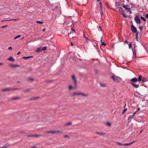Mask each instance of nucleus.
Segmentation results:
<instances>
[{"label": "nucleus", "mask_w": 148, "mask_h": 148, "mask_svg": "<svg viewBox=\"0 0 148 148\" xmlns=\"http://www.w3.org/2000/svg\"><path fill=\"white\" fill-rule=\"evenodd\" d=\"M112 77L114 81H117L118 78V77H116V76H112Z\"/></svg>", "instance_id": "14"}, {"label": "nucleus", "mask_w": 148, "mask_h": 148, "mask_svg": "<svg viewBox=\"0 0 148 148\" xmlns=\"http://www.w3.org/2000/svg\"><path fill=\"white\" fill-rule=\"evenodd\" d=\"M3 64L2 63H0V66H1L3 65Z\"/></svg>", "instance_id": "56"}, {"label": "nucleus", "mask_w": 148, "mask_h": 148, "mask_svg": "<svg viewBox=\"0 0 148 148\" xmlns=\"http://www.w3.org/2000/svg\"><path fill=\"white\" fill-rule=\"evenodd\" d=\"M106 124L108 126H111V124L110 123H109V122H107L106 123Z\"/></svg>", "instance_id": "33"}, {"label": "nucleus", "mask_w": 148, "mask_h": 148, "mask_svg": "<svg viewBox=\"0 0 148 148\" xmlns=\"http://www.w3.org/2000/svg\"><path fill=\"white\" fill-rule=\"evenodd\" d=\"M126 106V104L125 103V105H124V108H125V106Z\"/></svg>", "instance_id": "62"}, {"label": "nucleus", "mask_w": 148, "mask_h": 148, "mask_svg": "<svg viewBox=\"0 0 148 148\" xmlns=\"http://www.w3.org/2000/svg\"><path fill=\"white\" fill-rule=\"evenodd\" d=\"M132 47V44L131 43H130L129 45V49H130Z\"/></svg>", "instance_id": "41"}, {"label": "nucleus", "mask_w": 148, "mask_h": 148, "mask_svg": "<svg viewBox=\"0 0 148 148\" xmlns=\"http://www.w3.org/2000/svg\"><path fill=\"white\" fill-rule=\"evenodd\" d=\"M29 80H31L32 81H33L34 80V79L32 78H29Z\"/></svg>", "instance_id": "48"}, {"label": "nucleus", "mask_w": 148, "mask_h": 148, "mask_svg": "<svg viewBox=\"0 0 148 148\" xmlns=\"http://www.w3.org/2000/svg\"><path fill=\"white\" fill-rule=\"evenodd\" d=\"M100 86L103 87H104L106 86V84H105L101 83L100 84Z\"/></svg>", "instance_id": "26"}, {"label": "nucleus", "mask_w": 148, "mask_h": 148, "mask_svg": "<svg viewBox=\"0 0 148 148\" xmlns=\"http://www.w3.org/2000/svg\"><path fill=\"white\" fill-rule=\"evenodd\" d=\"M10 66L13 68H16L19 67V65L14 64H11L10 65Z\"/></svg>", "instance_id": "15"}, {"label": "nucleus", "mask_w": 148, "mask_h": 148, "mask_svg": "<svg viewBox=\"0 0 148 148\" xmlns=\"http://www.w3.org/2000/svg\"><path fill=\"white\" fill-rule=\"evenodd\" d=\"M135 142V141H133L131 143H130L131 144V145L132 143H134Z\"/></svg>", "instance_id": "53"}, {"label": "nucleus", "mask_w": 148, "mask_h": 148, "mask_svg": "<svg viewBox=\"0 0 148 148\" xmlns=\"http://www.w3.org/2000/svg\"><path fill=\"white\" fill-rule=\"evenodd\" d=\"M78 96L81 95L82 97H86L88 96V94L82 92H78Z\"/></svg>", "instance_id": "6"}, {"label": "nucleus", "mask_w": 148, "mask_h": 148, "mask_svg": "<svg viewBox=\"0 0 148 148\" xmlns=\"http://www.w3.org/2000/svg\"><path fill=\"white\" fill-rule=\"evenodd\" d=\"M47 49V47H41V51L46 50Z\"/></svg>", "instance_id": "24"}, {"label": "nucleus", "mask_w": 148, "mask_h": 148, "mask_svg": "<svg viewBox=\"0 0 148 148\" xmlns=\"http://www.w3.org/2000/svg\"><path fill=\"white\" fill-rule=\"evenodd\" d=\"M121 15H122L124 18H126L127 17V16L123 12V13H122Z\"/></svg>", "instance_id": "30"}, {"label": "nucleus", "mask_w": 148, "mask_h": 148, "mask_svg": "<svg viewBox=\"0 0 148 148\" xmlns=\"http://www.w3.org/2000/svg\"><path fill=\"white\" fill-rule=\"evenodd\" d=\"M41 135L39 134L35 135L34 134V137H38L41 136Z\"/></svg>", "instance_id": "36"}, {"label": "nucleus", "mask_w": 148, "mask_h": 148, "mask_svg": "<svg viewBox=\"0 0 148 148\" xmlns=\"http://www.w3.org/2000/svg\"><path fill=\"white\" fill-rule=\"evenodd\" d=\"M21 88H11L10 87H7L4 89H3L1 90V91L2 92H6L8 91H13L16 90H19Z\"/></svg>", "instance_id": "2"}, {"label": "nucleus", "mask_w": 148, "mask_h": 148, "mask_svg": "<svg viewBox=\"0 0 148 148\" xmlns=\"http://www.w3.org/2000/svg\"><path fill=\"white\" fill-rule=\"evenodd\" d=\"M45 29H43V30H42V31H43V32H44V31H45Z\"/></svg>", "instance_id": "59"}, {"label": "nucleus", "mask_w": 148, "mask_h": 148, "mask_svg": "<svg viewBox=\"0 0 148 148\" xmlns=\"http://www.w3.org/2000/svg\"><path fill=\"white\" fill-rule=\"evenodd\" d=\"M21 52L20 51H19L17 53V54L18 55H19L20 54Z\"/></svg>", "instance_id": "54"}, {"label": "nucleus", "mask_w": 148, "mask_h": 148, "mask_svg": "<svg viewBox=\"0 0 148 148\" xmlns=\"http://www.w3.org/2000/svg\"><path fill=\"white\" fill-rule=\"evenodd\" d=\"M142 76L141 75H139V77L138 79V82H140L141 80H142Z\"/></svg>", "instance_id": "16"}, {"label": "nucleus", "mask_w": 148, "mask_h": 148, "mask_svg": "<svg viewBox=\"0 0 148 148\" xmlns=\"http://www.w3.org/2000/svg\"><path fill=\"white\" fill-rule=\"evenodd\" d=\"M131 145L130 143H125L124 144H123V146H128V145Z\"/></svg>", "instance_id": "28"}, {"label": "nucleus", "mask_w": 148, "mask_h": 148, "mask_svg": "<svg viewBox=\"0 0 148 148\" xmlns=\"http://www.w3.org/2000/svg\"><path fill=\"white\" fill-rule=\"evenodd\" d=\"M17 20V19H11L10 20H5V21H16Z\"/></svg>", "instance_id": "45"}, {"label": "nucleus", "mask_w": 148, "mask_h": 148, "mask_svg": "<svg viewBox=\"0 0 148 148\" xmlns=\"http://www.w3.org/2000/svg\"><path fill=\"white\" fill-rule=\"evenodd\" d=\"M21 132V133H23V134H24L25 133V132L24 131Z\"/></svg>", "instance_id": "57"}, {"label": "nucleus", "mask_w": 148, "mask_h": 148, "mask_svg": "<svg viewBox=\"0 0 148 148\" xmlns=\"http://www.w3.org/2000/svg\"><path fill=\"white\" fill-rule=\"evenodd\" d=\"M127 110V108H125L122 114H123Z\"/></svg>", "instance_id": "39"}, {"label": "nucleus", "mask_w": 148, "mask_h": 148, "mask_svg": "<svg viewBox=\"0 0 148 148\" xmlns=\"http://www.w3.org/2000/svg\"><path fill=\"white\" fill-rule=\"evenodd\" d=\"M136 93L138 94L139 95H141L140 94V93H139V92H138V91H136Z\"/></svg>", "instance_id": "52"}, {"label": "nucleus", "mask_w": 148, "mask_h": 148, "mask_svg": "<svg viewBox=\"0 0 148 148\" xmlns=\"http://www.w3.org/2000/svg\"><path fill=\"white\" fill-rule=\"evenodd\" d=\"M117 8L118 9L120 14H122V13L123 12V11L122 8L119 7H117Z\"/></svg>", "instance_id": "10"}, {"label": "nucleus", "mask_w": 148, "mask_h": 148, "mask_svg": "<svg viewBox=\"0 0 148 148\" xmlns=\"http://www.w3.org/2000/svg\"><path fill=\"white\" fill-rule=\"evenodd\" d=\"M134 20L137 24H138L139 25L140 24V20L138 16H137L135 17Z\"/></svg>", "instance_id": "5"}, {"label": "nucleus", "mask_w": 148, "mask_h": 148, "mask_svg": "<svg viewBox=\"0 0 148 148\" xmlns=\"http://www.w3.org/2000/svg\"><path fill=\"white\" fill-rule=\"evenodd\" d=\"M8 49L12 50V48L11 47H10L8 48Z\"/></svg>", "instance_id": "51"}, {"label": "nucleus", "mask_w": 148, "mask_h": 148, "mask_svg": "<svg viewBox=\"0 0 148 148\" xmlns=\"http://www.w3.org/2000/svg\"><path fill=\"white\" fill-rule=\"evenodd\" d=\"M125 42H127V43H128V42H127V41L126 40H125Z\"/></svg>", "instance_id": "60"}, {"label": "nucleus", "mask_w": 148, "mask_h": 148, "mask_svg": "<svg viewBox=\"0 0 148 148\" xmlns=\"http://www.w3.org/2000/svg\"><path fill=\"white\" fill-rule=\"evenodd\" d=\"M9 145L8 144H5L3 147V148H6L8 146H9Z\"/></svg>", "instance_id": "22"}, {"label": "nucleus", "mask_w": 148, "mask_h": 148, "mask_svg": "<svg viewBox=\"0 0 148 148\" xmlns=\"http://www.w3.org/2000/svg\"><path fill=\"white\" fill-rule=\"evenodd\" d=\"M40 51H41V47H39L36 49L35 50V51L36 52H37Z\"/></svg>", "instance_id": "21"}, {"label": "nucleus", "mask_w": 148, "mask_h": 148, "mask_svg": "<svg viewBox=\"0 0 148 148\" xmlns=\"http://www.w3.org/2000/svg\"><path fill=\"white\" fill-rule=\"evenodd\" d=\"M96 133L97 134L101 136H104L106 134L105 133L103 132H96Z\"/></svg>", "instance_id": "9"}, {"label": "nucleus", "mask_w": 148, "mask_h": 148, "mask_svg": "<svg viewBox=\"0 0 148 148\" xmlns=\"http://www.w3.org/2000/svg\"><path fill=\"white\" fill-rule=\"evenodd\" d=\"M20 83V82L19 81H18L17 82V83Z\"/></svg>", "instance_id": "64"}, {"label": "nucleus", "mask_w": 148, "mask_h": 148, "mask_svg": "<svg viewBox=\"0 0 148 148\" xmlns=\"http://www.w3.org/2000/svg\"><path fill=\"white\" fill-rule=\"evenodd\" d=\"M139 28L140 29V30H142L143 29V26H139Z\"/></svg>", "instance_id": "43"}, {"label": "nucleus", "mask_w": 148, "mask_h": 148, "mask_svg": "<svg viewBox=\"0 0 148 148\" xmlns=\"http://www.w3.org/2000/svg\"><path fill=\"white\" fill-rule=\"evenodd\" d=\"M99 5H100V9H102V3L101 2H100L99 3Z\"/></svg>", "instance_id": "38"}, {"label": "nucleus", "mask_w": 148, "mask_h": 148, "mask_svg": "<svg viewBox=\"0 0 148 148\" xmlns=\"http://www.w3.org/2000/svg\"><path fill=\"white\" fill-rule=\"evenodd\" d=\"M64 137L65 138H68L69 137V136L68 135H65L64 136Z\"/></svg>", "instance_id": "44"}, {"label": "nucleus", "mask_w": 148, "mask_h": 148, "mask_svg": "<svg viewBox=\"0 0 148 148\" xmlns=\"http://www.w3.org/2000/svg\"><path fill=\"white\" fill-rule=\"evenodd\" d=\"M117 144L119 145H123V144H122L121 143H118V142H117Z\"/></svg>", "instance_id": "42"}, {"label": "nucleus", "mask_w": 148, "mask_h": 148, "mask_svg": "<svg viewBox=\"0 0 148 148\" xmlns=\"http://www.w3.org/2000/svg\"><path fill=\"white\" fill-rule=\"evenodd\" d=\"M145 90L144 88H142L141 90V92L143 94L145 92Z\"/></svg>", "instance_id": "27"}, {"label": "nucleus", "mask_w": 148, "mask_h": 148, "mask_svg": "<svg viewBox=\"0 0 148 148\" xmlns=\"http://www.w3.org/2000/svg\"><path fill=\"white\" fill-rule=\"evenodd\" d=\"M21 36L20 35H19L17 36H16L14 38V40H16V39L17 38H19V37H20Z\"/></svg>", "instance_id": "31"}, {"label": "nucleus", "mask_w": 148, "mask_h": 148, "mask_svg": "<svg viewBox=\"0 0 148 148\" xmlns=\"http://www.w3.org/2000/svg\"><path fill=\"white\" fill-rule=\"evenodd\" d=\"M71 122H69L67 123H66L64 124V126H68L69 125H70L71 124Z\"/></svg>", "instance_id": "20"}, {"label": "nucleus", "mask_w": 148, "mask_h": 148, "mask_svg": "<svg viewBox=\"0 0 148 148\" xmlns=\"http://www.w3.org/2000/svg\"><path fill=\"white\" fill-rule=\"evenodd\" d=\"M147 81V80L145 78H143L142 79V81L143 82H144Z\"/></svg>", "instance_id": "25"}, {"label": "nucleus", "mask_w": 148, "mask_h": 148, "mask_svg": "<svg viewBox=\"0 0 148 148\" xmlns=\"http://www.w3.org/2000/svg\"><path fill=\"white\" fill-rule=\"evenodd\" d=\"M129 6L127 5H123V8H125V10L127 12H130V14H131L132 13V12L131 11V9L129 7Z\"/></svg>", "instance_id": "3"}, {"label": "nucleus", "mask_w": 148, "mask_h": 148, "mask_svg": "<svg viewBox=\"0 0 148 148\" xmlns=\"http://www.w3.org/2000/svg\"><path fill=\"white\" fill-rule=\"evenodd\" d=\"M7 60L12 62H14V59L12 57H10L9 58L7 59Z\"/></svg>", "instance_id": "13"}, {"label": "nucleus", "mask_w": 148, "mask_h": 148, "mask_svg": "<svg viewBox=\"0 0 148 148\" xmlns=\"http://www.w3.org/2000/svg\"><path fill=\"white\" fill-rule=\"evenodd\" d=\"M62 132L61 131L56 130L54 131H51V133L53 134H58V133H61Z\"/></svg>", "instance_id": "8"}, {"label": "nucleus", "mask_w": 148, "mask_h": 148, "mask_svg": "<svg viewBox=\"0 0 148 148\" xmlns=\"http://www.w3.org/2000/svg\"><path fill=\"white\" fill-rule=\"evenodd\" d=\"M30 90H31V89L29 88L27 89L26 90H24V92H29L30 91Z\"/></svg>", "instance_id": "23"}, {"label": "nucleus", "mask_w": 148, "mask_h": 148, "mask_svg": "<svg viewBox=\"0 0 148 148\" xmlns=\"http://www.w3.org/2000/svg\"><path fill=\"white\" fill-rule=\"evenodd\" d=\"M140 18H141V19L142 20H143L144 21H146V19H145L144 17H143V16H141L140 17Z\"/></svg>", "instance_id": "37"}, {"label": "nucleus", "mask_w": 148, "mask_h": 148, "mask_svg": "<svg viewBox=\"0 0 148 148\" xmlns=\"http://www.w3.org/2000/svg\"><path fill=\"white\" fill-rule=\"evenodd\" d=\"M131 30L133 33H136L137 31L136 28L133 25L131 26Z\"/></svg>", "instance_id": "7"}, {"label": "nucleus", "mask_w": 148, "mask_h": 148, "mask_svg": "<svg viewBox=\"0 0 148 148\" xmlns=\"http://www.w3.org/2000/svg\"><path fill=\"white\" fill-rule=\"evenodd\" d=\"M7 25H5L4 26H3L2 27H1V28H4V27H7Z\"/></svg>", "instance_id": "50"}, {"label": "nucleus", "mask_w": 148, "mask_h": 148, "mask_svg": "<svg viewBox=\"0 0 148 148\" xmlns=\"http://www.w3.org/2000/svg\"><path fill=\"white\" fill-rule=\"evenodd\" d=\"M20 99V97H13L11 98V100H16L19 99Z\"/></svg>", "instance_id": "12"}, {"label": "nucleus", "mask_w": 148, "mask_h": 148, "mask_svg": "<svg viewBox=\"0 0 148 148\" xmlns=\"http://www.w3.org/2000/svg\"><path fill=\"white\" fill-rule=\"evenodd\" d=\"M72 80H73V82H74V86H75L74 88H75L76 87V86H77V80H76L75 77L74 75H73L72 76Z\"/></svg>", "instance_id": "4"}, {"label": "nucleus", "mask_w": 148, "mask_h": 148, "mask_svg": "<svg viewBox=\"0 0 148 148\" xmlns=\"http://www.w3.org/2000/svg\"><path fill=\"white\" fill-rule=\"evenodd\" d=\"M36 23L39 24H43V22H42V21H36Z\"/></svg>", "instance_id": "35"}, {"label": "nucleus", "mask_w": 148, "mask_h": 148, "mask_svg": "<svg viewBox=\"0 0 148 148\" xmlns=\"http://www.w3.org/2000/svg\"><path fill=\"white\" fill-rule=\"evenodd\" d=\"M78 92H73L71 94V96H78Z\"/></svg>", "instance_id": "11"}, {"label": "nucleus", "mask_w": 148, "mask_h": 148, "mask_svg": "<svg viewBox=\"0 0 148 148\" xmlns=\"http://www.w3.org/2000/svg\"><path fill=\"white\" fill-rule=\"evenodd\" d=\"M45 133L47 134L51 133V131H46Z\"/></svg>", "instance_id": "40"}, {"label": "nucleus", "mask_w": 148, "mask_h": 148, "mask_svg": "<svg viewBox=\"0 0 148 148\" xmlns=\"http://www.w3.org/2000/svg\"><path fill=\"white\" fill-rule=\"evenodd\" d=\"M102 45L106 46V44L104 42H102Z\"/></svg>", "instance_id": "46"}, {"label": "nucleus", "mask_w": 148, "mask_h": 148, "mask_svg": "<svg viewBox=\"0 0 148 148\" xmlns=\"http://www.w3.org/2000/svg\"><path fill=\"white\" fill-rule=\"evenodd\" d=\"M130 83L135 88H137L139 87V84H137V83H135V82H137L138 81L137 78L134 77V78L131 79L130 81Z\"/></svg>", "instance_id": "1"}, {"label": "nucleus", "mask_w": 148, "mask_h": 148, "mask_svg": "<svg viewBox=\"0 0 148 148\" xmlns=\"http://www.w3.org/2000/svg\"><path fill=\"white\" fill-rule=\"evenodd\" d=\"M39 98V97H34L30 99V100H35L37 99H38Z\"/></svg>", "instance_id": "19"}, {"label": "nucleus", "mask_w": 148, "mask_h": 148, "mask_svg": "<svg viewBox=\"0 0 148 148\" xmlns=\"http://www.w3.org/2000/svg\"><path fill=\"white\" fill-rule=\"evenodd\" d=\"M100 13H101V14H103V11H102V9H100Z\"/></svg>", "instance_id": "47"}, {"label": "nucleus", "mask_w": 148, "mask_h": 148, "mask_svg": "<svg viewBox=\"0 0 148 148\" xmlns=\"http://www.w3.org/2000/svg\"><path fill=\"white\" fill-rule=\"evenodd\" d=\"M115 5L116 6H118L119 5L120 3L119 2L116 1L115 2Z\"/></svg>", "instance_id": "29"}, {"label": "nucleus", "mask_w": 148, "mask_h": 148, "mask_svg": "<svg viewBox=\"0 0 148 148\" xmlns=\"http://www.w3.org/2000/svg\"><path fill=\"white\" fill-rule=\"evenodd\" d=\"M133 53H134V55H136V53H134V52H133Z\"/></svg>", "instance_id": "63"}, {"label": "nucleus", "mask_w": 148, "mask_h": 148, "mask_svg": "<svg viewBox=\"0 0 148 148\" xmlns=\"http://www.w3.org/2000/svg\"><path fill=\"white\" fill-rule=\"evenodd\" d=\"M71 45L72 46H73V43H72V42L71 43Z\"/></svg>", "instance_id": "61"}, {"label": "nucleus", "mask_w": 148, "mask_h": 148, "mask_svg": "<svg viewBox=\"0 0 148 148\" xmlns=\"http://www.w3.org/2000/svg\"><path fill=\"white\" fill-rule=\"evenodd\" d=\"M27 136L28 137H34V134L27 135Z\"/></svg>", "instance_id": "32"}, {"label": "nucleus", "mask_w": 148, "mask_h": 148, "mask_svg": "<svg viewBox=\"0 0 148 148\" xmlns=\"http://www.w3.org/2000/svg\"><path fill=\"white\" fill-rule=\"evenodd\" d=\"M136 33V38L137 39V40H138V32Z\"/></svg>", "instance_id": "34"}, {"label": "nucleus", "mask_w": 148, "mask_h": 148, "mask_svg": "<svg viewBox=\"0 0 148 148\" xmlns=\"http://www.w3.org/2000/svg\"><path fill=\"white\" fill-rule=\"evenodd\" d=\"M140 110V108H138V110L137 111L139 110Z\"/></svg>", "instance_id": "58"}, {"label": "nucleus", "mask_w": 148, "mask_h": 148, "mask_svg": "<svg viewBox=\"0 0 148 148\" xmlns=\"http://www.w3.org/2000/svg\"><path fill=\"white\" fill-rule=\"evenodd\" d=\"M146 17L148 19V14L146 15Z\"/></svg>", "instance_id": "49"}, {"label": "nucleus", "mask_w": 148, "mask_h": 148, "mask_svg": "<svg viewBox=\"0 0 148 148\" xmlns=\"http://www.w3.org/2000/svg\"><path fill=\"white\" fill-rule=\"evenodd\" d=\"M73 88V87L71 85H70L69 86L68 89L69 90H71Z\"/></svg>", "instance_id": "17"}, {"label": "nucleus", "mask_w": 148, "mask_h": 148, "mask_svg": "<svg viewBox=\"0 0 148 148\" xmlns=\"http://www.w3.org/2000/svg\"><path fill=\"white\" fill-rule=\"evenodd\" d=\"M137 112H137H134V113H133V116H134V115L136 114V112Z\"/></svg>", "instance_id": "55"}, {"label": "nucleus", "mask_w": 148, "mask_h": 148, "mask_svg": "<svg viewBox=\"0 0 148 148\" xmlns=\"http://www.w3.org/2000/svg\"><path fill=\"white\" fill-rule=\"evenodd\" d=\"M33 57V56H28V57H23V59H29L30 58H32Z\"/></svg>", "instance_id": "18"}]
</instances>
